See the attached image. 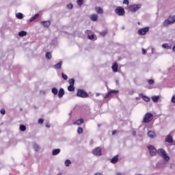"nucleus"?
Masks as SVG:
<instances>
[{"instance_id": "f257e3e1", "label": "nucleus", "mask_w": 175, "mask_h": 175, "mask_svg": "<svg viewBox=\"0 0 175 175\" xmlns=\"http://www.w3.org/2000/svg\"><path fill=\"white\" fill-rule=\"evenodd\" d=\"M157 154L160 157H162V158L164 159V161H167L170 159V157H169V155L167 154L166 151L162 148L157 150Z\"/></svg>"}, {"instance_id": "f03ea898", "label": "nucleus", "mask_w": 175, "mask_h": 175, "mask_svg": "<svg viewBox=\"0 0 175 175\" xmlns=\"http://www.w3.org/2000/svg\"><path fill=\"white\" fill-rule=\"evenodd\" d=\"M152 113H147L144 117V120L143 122H145V124H148L151 120H152Z\"/></svg>"}, {"instance_id": "7ed1b4c3", "label": "nucleus", "mask_w": 175, "mask_h": 175, "mask_svg": "<svg viewBox=\"0 0 175 175\" xmlns=\"http://www.w3.org/2000/svg\"><path fill=\"white\" fill-rule=\"evenodd\" d=\"M116 14L118 16H125V10L122 7H117L115 10Z\"/></svg>"}, {"instance_id": "20e7f679", "label": "nucleus", "mask_w": 175, "mask_h": 175, "mask_svg": "<svg viewBox=\"0 0 175 175\" xmlns=\"http://www.w3.org/2000/svg\"><path fill=\"white\" fill-rule=\"evenodd\" d=\"M77 96H78L79 98H88V94L85 92V91L83 90H78Z\"/></svg>"}, {"instance_id": "39448f33", "label": "nucleus", "mask_w": 175, "mask_h": 175, "mask_svg": "<svg viewBox=\"0 0 175 175\" xmlns=\"http://www.w3.org/2000/svg\"><path fill=\"white\" fill-rule=\"evenodd\" d=\"M148 149L149 150L150 155H151V157H155L157 155L158 150H157L155 147L152 146H148Z\"/></svg>"}, {"instance_id": "423d86ee", "label": "nucleus", "mask_w": 175, "mask_h": 175, "mask_svg": "<svg viewBox=\"0 0 175 175\" xmlns=\"http://www.w3.org/2000/svg\"><path fill=\"white\" fill-rule=\"evenodd\" d=\"M175 22V15L174 16H170L167 20L164 21V25H169L173 24Z\"/></svg>"}, {"instance_id": "0eeeda50", "label": "nucleus", "mask_w": 175, "mask_h": 175, "mask_svg": "<svg viewBox=\"0 0 175 175\" xmlns=\"http://www.w3.org/2000/svg\"><path fill=\"white\" fill-rule=\"evenodd\" d=\"M148 31H150V27H143L138 30V33L139 35H146Z\"/></svg>"}, {"instance_id": "6e6552de", "label": "nucleus", "mask_w": 175, "mask_h": 175, "mask_svg": "<svg viewBox=\"0 0 175 175\" xmlns=\"http://www.w3.org/2000/svg\"><path fill=\"white\" fill-rule=\"evenodd\" d=\"M94 155L96 157H100L102 155V148L100 147H97L93 150Z\"/></svg>"}, {"instance_id": "1a4fd4ad", "label": "nucleus", "mask_w": 175, "mask_h": 175, "mask_svg": "<svg viewBox=\"0 0 175 175\" xmlns=\"http://www.w3.org/2000/svg\"><path fill=\"white\" fill-rule=\"evenodd\" d=\"M140 8H141V5L139 4H135L130 6L129 9L131 12H137V10H139Z\"/></svg>"}, {"instance_id": "9d476101", "label": "nucleus", "mask_w": 175, "mask_h": 175, "mask_svg": "<svg viewBox=\"0 0 175 175\" xmlns=\"http://www.w3.org/2000/svg\"><path fill=\"white\" fill-rule=\"evenodd\" d=\"M173 142H174L173 140V136H172V135H168L167 136V137L165 138V142L166 143H169L170 144H172V143H173Z\"/></svg>"}, {"instance_id": "9b49d317", "label": "nucleus", "mask_w": 175, "mask_h": 175, "mask_svg": "<svg viewBox=\"0 0 175 175\" xmlns=\"http://www.w3.org/2000/svg\"><path fill=\"white\" fill-rule=\"evenodd\" d=\"M148 136L150 137V139H154L157 136V134L155 133V131H149L148 132Z\"/></svg>"}, {"instance_id": "f8f14e48", "label": "nucleus", "mask_w": 175, "mask_h": 175, "mask_svg": "<svg viewBox=\"0 0 175 175\" xmlns=\"http://www.w3.org/2000/svg\"><path fill=\"white\" fill-rule=\"evenodd\" d=\"M41 24L42 25H43V27H44V28H49L51 23L50 22V21H42Z\"/></svg>"}, {"instance_id": "ddd939ff", "label": "nucleus", "mask_w": 175, "mask_h": 175, "mask_svg": "<svg viewBox=\"0 0 175 175\" xmlns=\"http://www.w3.org/2000/svg\"><path fill=\"white\" fill-rule=\"evenodd\" d=\"M118 93V91L117 90H111L109 91L107 94L105 96V99H107V98H110V96H111L112 94H117Z\"/></svg>"}, {"instance_id": "4468645a", "label": "nucleus", "mask_w": 175, "mask_h": 175, "mask_svg": "<svg viewBox=\"0 0 175 175\" xmlns=\"http://www.w3.org/2000/svg\"><path fill=\"white\" fill-rule=\"evenodd\" d=\"M83 123H84V120L81 118L73 121L74 125H81V124H83Z\"/></svg>"}, {"instance_id": "2eb2a0df", "label": "nucleus", "mask_w": 175, "mask_h": 175, "mask_svg": "<svg viewBox=\"0 0 175 175\" xmlns=\"http://www.w3.org/2000/svg\"><path fill=\"white\" fill-rule=\"evenodd\" d=\"M64 95H65V90H64V88H60L58 92L59 98H62Z\"/></svg>"}, {"instance_id": "dca6fc26", "label": "nucleus", "mask_w": 175, "mask_h": 175, "mask_svg": "<svg viewBox=\"0 0 175 175\" xmlns=\"http://www.w3.org/2000/svg\"><path fill=\"white\" fill-rule=\"evenodd\" d=\"M37 18H39V14H36L33 16L29 18V21L32 23V21H35Z\"/></svg>"}, {"instance_id": "f3484780", "label": "nucleus", "mask_w": 175, "mask_h": 175, "mask_svg": "<svg viewBox=\"0 0 175 175\" xmlns=\"http://www.w3.org/2000/svg\"><path fill=\"white\" fill-rule=\"evenodd\" d=\"M112 70L113 72H114L115 73L118 72V64H117L116 63H115L113 66H112Z\"/></svg>"}, {"instance_id": "a211bd4d", "label": "nucleus", "mask_w": 175, "mask_h": 175, "mask_svg": "<svg viewBox=\"0 0 175 175\" xmlns=\"http://www.w3.org/2000/svg\"><path fill=\"white\" fill-rule=\"evenodd\" d=\"M139 96H141V98H142L145 102H150V98L148 96H144L143 94H139Z\"/></svg>"}, {"instance_id": "6ab92c4d", "label": "nucleus", "mask_w": 175, "mask_h": 175, "mask_svg": "<svg viewBox=\"0 0 175 175\" xmlns=\"http://www.w3.org/2000/svg\"><path fill=\"white\" fill-rule=\"evenodd\" d=\"M118 162V155H116L111 159V163H117Z\"/></svg>"}, {"instance_id": "aec40b11", "label": "nucleus", "mask_w": 175, "mask_h": 175, "mask_svg": "<svg viewBox=\"0 0 175 175\" xmlns=\"http://www.w3.org/2000/svg\"><path fill=\"white\" fill-rule=\"evenodd\" d=\"M90 20H92V21H98V15L97 14H92L90 16Z\"/></svg>"}, {"instance_id": "412c9836", "label": "nucleus", "mask_w": 175, "mask_h": 175, "mask_svg": "<svg viewBox=\"0 0 175 175\" xmlns=\"http://www.w3.org/2000/svg\"><path fill=\"white\" fill-rule=\"evenodd\" d=\"M16 18H18L19 20H21L24 18V15L21 12H18L16 14Z\"/></svg>"}, {"instance_id": "4be33fe9", "label": "nucleus", "mask_w": 175, "mask_h": 175, "mask_svg": "<svg viewBox=\"0 0 175 175\" xmlns=\"http://www.w3.org/2000/svg\"><path fill=\"white\" fill-rule=\"evenodd\" d=\"M162 47L163 49H167L168 50H172V45L169 44H163Z\"/></svg>"}, {"instance_id": "5701e85b", "label": "nucleus", "mask_w": 175, "mask_h": 175, "mask_svg": "<svg viewBox=\"0 0 175 175\" xmlns=\"http://www.w3.org/2000/svg\"><path fill=\"white\" fill-rule=\"evenodd\" d=\"M62 66V62H59L54 66L55 69H61Z\"/></svg>"}, {"instance_id": "b1692460", "label": "nucleus", "mask_w": 175, "mask_h": 175, "mask_svg": "<svg viewBox=\"0 0 175 175\" xmlns=\"http://www.w3.org/2000/svg\"><path fill=\"white\" fill-rule=\"evenodd\" d=\"M61 152V149H55L52 152L53 155H58Z\"/></svg>"}, {"instance_id": "393cba45", "label": "nucleus", "mask_w": 175, "mask_h": 175, "mask_svg": "<svg viewBox=\"0 0 175 175\" xmlns=\"http://www.w3.org/2000/svg\"><path fill=\"white\" fill-rule=\"evenodd\" d=\"M18 35H19V36H21V37L27 36V31H21L18 32Z\"/></svg>"}, {"instance_id": "a878e982", "label": "nucleus", "mask_w": 175, "mask_h": 175, "mask_svg": "<svg viewBox=\"0 0 175 175\" xmlns=\"http://www.w3.org/2000/svg\"><path fill=\"white\" fill-rule=\"evenodd\" d=\"M96 12L100 14H102V13H103V10H102V8L100 7H97L96 8Z\"/></svg>"}, {"instance_id": "bb28decb", "label": "nucleus", "mask_w": 175, "mask_h": 175, "mask_svg": "<svg viewBox=\"0 0 175 175\" xmlns=\"http://www.w3.org/2000/svg\"><path fill=\"white\" fill-rule=\"evenodd\" d=\"M68 90L70 91V92L75 91V85H70L68 87Z\"/></svg>"}, {"instance_id": "cd10ccee", "label": "nucleus", "mask_w": 175, "mask_h": 175, "mask_svg": "<svg viewBox=\"0 0 175 175\" xmlns=\"http://www.w3.org/2000/svg\"><path fill=\"white\" fill-rule=\"evenodd\" d=\"M152 100H153V102H158V100H159V96H154L152 97Z\"/></svg>"}, {"instance_id": "c85d7f7f", "label": "nucleus", "mask_w": 175, "mask_h": 175, "mask_svg": "<svg viewBox=\"0 0 175 175\" xmlns=\"http://www.w3.org/2000/svg\"><path fill=\"white\" fill-rule=\"evenodd\" d=\"M45 57H46V59H51V57H52L51 53L47 52L45 55Z\"/></svg>"}, {"instance_id": "c756f323", "label": "nucleus", "mask_w": 175, "mask_h": 175, "mask_svg": "<svg viewBox=\"0 0 175 175\" xmlns=\"http://www.w3.org/2000/svg\"><path fill=\"white\" fill-rule=\"evenodd\" d=\"M51 92L53 95H57L58 94V90L55 88H52Z\"/></svg>"}, {"instance_id": "7c9ffc66", "label": "nucleus", "mask_w": 175, "mask_h": 175, "mask_svg": "<svg viewBox=\"0 0 175 175\" xmlns=\"http://www.w3.org/2000/svg\"><path fill=\"white\" fill-rule=\"evenodd\" d=\"M27 127L25 126V125L24 124H21L20 126V131H21L22 132H25V131H26Z\"/></svg>"}, {"instance_id": "2f4dec72", "label": "nucleus", "mask_w": 175, "mask_h": 175, "mask_svg": "<svg viewBox=\"0 0 175 175\" xmlns=\"http://www.w3.org/2000/svg\"><path fill=\"white\" fill-rule=\"evenodd\" d=\"M70 163H72V162L69 159L66 160L64 162L65 166H67V167L70 166Z\"/></svg>"}, {"instance_id": "473e14b6", "label": "nucleus", "mask_w": 175, "mask_h": 175, "mask_svg": "<svg viewBox=\"0 0 175 175\" xmlns=\"http://www.w3.org/2000/svg\"><path fill=\"white\" fill-rule=\"evenodd\" d=\"M70 85H75V79H70L68 81Z\"/></svg>"}, {"instance_id": "72a5a7b5", "label": "nucleus", "mask_w": 175, "mask_h": 175, "mask_svg": "<svg viewBox=\"0 0 175 175\" xmlns=\"http://www.w3.org/2000/svg\"><path fill=\"white\" fill-rule=\"evenodd\" d=\"M33 148H34L35 151H39V150H40L39 145L34 144Z\"/></svg>"}, {"instance_id": "f704fd0d", "label": "nucleus", "mask_w": 175, "mask_h": 175, "mask_svg": "<svg viewBox=\"0 0 175 175\" xmlns=\"http://www.w3.org/2000/svg\"><path fill=\"white\" fill-rule=\"evenodd\" d=\"M77 133L79 135H81V133H83V128L79 127L77 129Z\"/></svg>"}, {"instance_id": "c9c22d12", "label": "nucleus", "mask_w": 175, "mask_h": 175, "mask_svg": "<svg viewBox=\"0 0 175 175\" xmlns=\"http://www.w3.org/2000/svg\"><path fill=\"white\" fill-rule=\"evenodd\" d=\"M62 77L64 79V80H68V75H65L64 72H62Z\"/></svg>"}, {"instance_id": "e433bc0d", "label": "nucleus", "mask_w": 175, "mask_h": 175, "mask_svg": "<svg viewBox=\"0 0 175 175\" xmlns=\"http://www.w3.org/2000/svg\"><path fill=\"white\" fill-rule=\"evenodd\" d=\"M88 39H90V40H94V39H95V36L94 34L88 36Z\"/></svg>"}, {"instance_id": "4c0bfd02", "label": "nucleus", "mask_w": 175, "mask_h": 175, "mask_svg": "<svg viewBox=\"0 0 175 175\" xmlns=\"http://www.w3.org/2000/svg\"><path fill=\"white\" fill-rule=\"evenodd\" d=\"M84 0H77V4L79 5V6H81V5H83V2Z\"/></svg>"}, {"instance_id": "58836bf2", "label": "nucleus", "mask_w": 175, "mask_h": 175, "mask_svg": "<svg viewBox=\"0 0 175 175\" xmlns=\"http://www.w3.org/2000/svg\"><path fill=\"white\" fill-rule=\"evenodd\" d=\"M171 102L172 103H174V105H175V94L172 96L171 98Z\"/></svg>"}, {"instance_id": "ea45409f", "label": "nucleus", "mask_w": 175, "mask_h": 175, "mask_svg": "<svg viewBox=\"0 0 175 175\" xmlns=\"http://www.w3.org/2000/svg\"><path fill=\"white\" fill-rule=\"evenodd\" d=\"M148 84H150L151 85L154 83V80L153 79H148Z\"/></svg>"}, {"instance_id": "a19ab883", "label": "nucleus", "mask_w": 175, "mask_h": 175, "mask_svg": "<svg viewBox=\"0 0 175 175\" xmlns=\"http://www.w3.org/2000/svg\"><path fill=\"white\" fill-rule=\"evenodd\" d=\"M0 113H1V114L5 115L6 113V111L5 110V109H1L0 110Z\"/></svg>"}, {"instance_id": "79ce46f5", "label": "nucleus", "mask_w": 175, "mask_h": 175, "mask_svg": "<svg viewBox=\"0 0 175 175\" xmlns=\"http://www.w3.org/2000/svg\"><path fill=\"white\" fill-rule=\"evenodd\" d=\"M68 9H73V5L72 3L67 5Z\"/></svg>"}, {"instance_id": "37998d69", "label": "nucleus", "mask_w": 175, "mask_h": 175, "mask_svg": "<svg viewBox=\"0 0 175 175\" xmlns=\"http://www.w3.org/2000/svg\"><path fill=\"white\" fill-rule=\"evenodd\" d=\"M44 122V120L40 118L38 120V124H43Z\"/></svg>"}, {"instance_id": "c03bdc74", "label": "nucleus", "mask_w": 175, "mask_h": 175, "mask_svg": "<svg viewBox=\"0 0 175 175\" xmlns=\"http://www.w3.org/2000/svg\"><path fill=\"white\" fill-rule=\"evenodd\" d=\"M123 3H124V5H129V0H124V1H123Z\"/></svg>"}, {"instance_id": "a18cd8bd", "label": "nucleus", "mask_w": 175, "mask_h": 175, "mask_svg": "<svg viewBox=\"0 0 175 175\" xmlns=\"http://www.w3.org/2000/svg\"><path fill=\"white\" fill-rule=\"evenodd\" d=\"M132 135H133V136H136V131H132Z\"/></svg>"}, {"instance_id": "49530a36", "label": "nucleus", "mask_w": 175, "mask_h": 175, "mask_svg": "<svg viewBox=\"0 0 175 175\" xmlns=\"http://www.w3.org/2000/svg\"><path fill=\"white\" fill-rule=\"evenodd\" d=\"M142 53H143L144 55H146V49H142Z\"/></svg>"}, {"instance_id": "de8ad7c7", "label": "nucleus", "mask_w": 175, "mask_h": 175, "mask_svg": "<svg viewBox=\"0 0 175 175\" xmlns=\"http://www.w3.org/2000/svg\"><path fill=\"white\" fill-rule=\"evenodd\" d=\"M116 133H117V131L115 130V131H112V135H114Z\"/></svg>"}, {"instance_id": "09e8293b", "label": "nucleus", "mask_w": 175, "mask_h": 175, "mask_svg": "<svg viewBox=\"0 0 175 175\" xmlns=\"http://www.w3.org/2000/svg\"><path fill=\"white\" fill-rule=\"evenodd\" d=\"M101 35H103V36H105V35H106V32H102Z\"/></svg>"}, {"instance_id": "8fccbe9b", "label": "nucleus", "mask_w": 175, "mask_h": 175, "mask_svg": "<svg viewBox=\"0 0 175 175\" xmlns=\"http://www.w3.org/2000/svg\"><path fill=\"white\" fill-rule=\"evenodd\" d=\"M46 128H50V124H46Z\"/></svg>"}, {"instance_id": "3c124183", "label": "nucleus", "mask_w": 175, "mask_h": 175, "mask_svg": "<svg viewBox=\"0 0 175 175\" xmlns=\"http://www.w3.org/2000/svg\"><path fill=\"white\" fill-rule=\"evenodd\" d=\"M95 175H102L100 173H96Z\"/></svg>"}, {"instance_id": "603ef678", "label": "nucleus", "mask_w": 175, "mask_h": 175, "mask_svg": "<svg viewBox=\"0 0 175 175\" xmlns=\"http://www.w3.org/2000/svg\"><path fill=\"white\" fill-rule=\"evenodd\" d=\"M152 53L154 54V49H152Z\"/></svg>"}, {"instance_id": "864d4df0", "label": "nucleus", "mask_w": 175, "mask_h": 175, "mask_svg": "<svg viewBox=\"0 0 175 175\" xmlns=\"http://www.w3.org/2000/svg\"><path fill=\"white\" fill-rule=\"evenodd\" d=\"M96 96H99V93H96Z\"/></svg>"}, {"instance_id": "5fc2aeb1", "label": "nucleus", "mask_w": 175, "mask_h": 175, "mask_svg": "<svg viewBox=\"0 0 175 175\" xmlns=\"http://www.w3.org/2000/svg\"><path fill=\"white\" fill-rule=\"evenodd\" d=\"M117 175H122L121 173H118Z\"/></svg>"}]
</instances>
